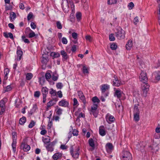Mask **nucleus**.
I'll return each instance as SVG.
<instances>
[{
  "instance_id": "nucleus-1",
  "label": "nucleus",
  "mask_w": 160,
  "mask_h": 160,
  "mask_svg": "<svg viewBox=\"0 0 160 160\" xmlns=\"http://www.w3.org/2000/svg\"><path fill=\"white\" fill-rule=\"evenodd\" d=\"M121 160H132V157L130 153L127 151H123L120 155Z\"/></svg>"
},
{
  "instance_id": "nucleus-2",
  "label": "nucleus",
  "mask_w": 160,
  "mask_h": 160,
  "mask_svg": "<svg viewBox=\"0 0 160 160\" xmlns=\"http://www.w3.org/2000/svg\"><path fill=\"white\" fill-rule=\"evenodd\" d=\"M139 104L135 105L134 106L133 109V119L136 122H138L140 119V111L138 108Z\"/></svg>"
},
{
  "instance_id": "nucleus-3",
  "label": "nucleus",
  "mask_w": 160,
  "mask_h": 160,
  "mask_svg": "<svg viewBox=\"0 0 160 160\" xmlns=\"http://www.w3.org/2000/svg\"><path fill=\"white\" fill-rule=\"evenodd\" d=\"M115 32L116 37L119 39H123L125 37L124 32L120 28H118Z\"/></svg>"
},
{
  "instance_id": "nucleus-4",
  "label": "nucleus",
  "mask_w": 160,
  "mask_h": 160,
  "mask_svg": "<svg viewBox=\"0 0 160 160\" xmlns=\"http://www.w3.org/2000/svg\"><path fill=\"white\" fill-rule=\"evenodd\" d=\"M12 139L13 142L12 143V146L13 151L14 152L16 151V140L17 139V133L15 132H13L12 133Z\"/></svg>"
},
{
  "instance_id": "nucleus-5",
  "label": "nucleus",
  "mask_w": 160,
  "mask_h": 160,
  "mask_svg": "<svg viewBox=\"0 0 160 160\" xmlns=\"http://www.w3.org/2000/svg\"><path fill=\"white\" fill-rule=\"evenodd\" d=\"M79 148H78L75 149H72L70 150V152L72 157L74 158L77 159L78 158L79 155Z\"/></svg>"
},
{
  "instance_id": "nucleus-6",
  "label": "nucleus",
  "mask_w": 160,
  "mask_h": 160,
  "mask_svg": "<svg viewBox=\"0 0 160 160\" xmlns=\"http://www.w3.org/2000/svg\"><path fill=\"white\" fill-rule=\"evenodd\" d=\"M114 89L115 91L114 96L115 97H117L119 99H120L122 97H124L125 94L120 89H117L115 88Z\"/></svg>"
},
{
  "instance_id": "nucleus-7",
  "label": "nucleus",
  "mask_w": 160,
  "mask_h": 160,
  "mask_svg": "<svg viewBox=\"0 0 160 160\" xmlns=\"http://www.w3.org/2000/svg\"><path fill=\"white\" fill-rule=\"evenodd\" d=\"M140 81L143 83L147 82L148 81V78L146 72L142 71L139 76Z\"/></svg>"
},
{
  "instance_id": "nucleus-8",
  "label": "nucleus",
  "mask_w": 160,
  "mask_h": 160,
  "mask_svg": "<svg viewBox=\"0 0 160 160\" xmlns=\"http://www.w3.org/2000/svg\"><path fill=\"white\" fill-rule=\"evenodd\" d=\"M106 119L107 122L109 123H111L113 122L115 120L114 117L109 113H108L106 115Z\"/></svg>"
},
{
  "instance_id": "nucleus-9",
  "label": "nucleus",
  "mask_w": 160,
  "mask_h": 160,
  "mask_svg": "<svg viewBox=\"0 0 160 160\" xmlns=\"http://www.w3.org/2000/svg\"><path fill=\"white\" fill-rule=\"evenodd\" d=\"M114 79L113 81V85L115 86L119 87L121 84V81L118 79L116 75L113 76Z\"/></svg>"
},
{
  "instance_id": "nucleus-10",
  "label": "nucleus",
  "mask_w": 160,
  "mask_h": 160,
  "mask_svg": "<svg viewBox=\"0 0 160 160\" xmlns=\"http://www.w3.org/2000/svg\"><path fill=\"white\" fill-rule=\"evenodd\" d=\"M58 105L63 107H68L69 105V102L65 99H62L59 102Z\"/></svg>"
},
{
  "instance_id": "nucleus-11",
  "label": "nucleus",
  "mask_w": 160,
  "mask_h": 160,
  "mask_svg": "<svg viewBox=\"0 0 160 160\" xmlns=\"http://www.w3.org/2000/svg\"><path fill=\"white\" fill-rule=\"evenodd\" d=\"M106 148L108 152L111 153L113 150V147L112 143H108L106 144Z\"/></svg>"
},
{
  "instance_id": "nucleus-12",
  "label": "nucleus",
  "mask_w": 160,
  "mask_h": 160,
  "mask_svg": "<svg viewBox=\"0 0 160 160\" xmlns=\"http://www.w3.org/2000/svg\"><path fill=\"white\" fill-rule=\"evenodd\" d=\"M78 95L80 99L82 101L84 104H85L86 102L85 96H84L82 92L81 91H78Z\"/></svg>"
},
{
  "instance_id": "nucleus-13",
  "label": "nucleus",
  "mask_w": 160,
  "mask_h": 160,
  "mask_svg": "<svg viewBox=\"0 0 160 160\" xmlns=\"http://www.w3.org/2000/svg\"><path fill=\"white\" fill-rule=\"evenodd\" d=\"M109 88V86L107 84H104L101 86V89L102 92H105Z\"/></svg>"
},
{
  "instance_id": "nucleus-14",
  "label": "nucleus",
  "mask_w": 160,
  "mask_h": 160,
  "mask_svg": "<svg viewBox=\"0 0 160 160\" xmlns=\"http://www.w3.org/2000/svg\"><path fill=\"white\" fill-rule=\"evenodd\" d=\"M62 155V154L61 153H56L53 155L52 158L54 160H57L61 157Z\"/></svg>"
},
{
  "instance_id": "nucleus-15",
  "label": "nucleus",
  "mask_w": 160,
  "mask_h": 160,
  "mask_svg": "<svg viewBox=\"0 0 160 160\" xmlns=\"http://www.w3.org/2000/svg\"><path fill=\"white\" fill-rule=\"evenodd\" d=\"M132 41L131 40H129L126 45V47L128 50H129L131 49L132 46Z\"/></svg>"
},
{
  "instance_id": "nucleus-16",
  "label": "nucleus",
  "mask_w": 160,
  "mask_h": 160,
  "mask_svg": "<svg viewBox=\"0 0 160 160\" xmlns=\"http://www.w3.org/2000/svg\"><path fill=\"white\" fill-rule=\"evenodd\" d=\"M61 54L63 57V59L65 60H67L68 58V56L64 50H62L60 52Z\"/></svg>"
},
{
  "instance_id": "nucleus-17",
  "label": "nucleus",
  "mask_w": 160,
  "mask_h": 160,
  "mask_svg": "<svg viewBox=\"0 0 160 160\" xmlns=\"http://www.w3.org/2000/svg\"><path fill=\"white\" fill-rule=\"evenodd\" d=\"M154 75L155 78V80L157 81L160 80V72L157 71L154 73Z\"/></svg>"
},
{
  "instance_id": "nucleus-18",
  "label": "nucleus",
  "mask_w": 160,
  "mask_h": 160,
  "mask_svg": "<svg viewBox=\"0 0 160 160\" xmlns=\"http://www.w3.org/2000/svg\"><path fill=\"white\" fill-rule=\"evenodd\" d=\"M99 132L100 135L102 136H104L106 134L105 131L104 129L103 126H100L99 128Z\"/></svg>"
},
{
  "instance_id": "nucleus-19",
  "label": "nucleus",
  "mask_w": 160,
  "mask_h": 160,
  "mask_svg": "<svg viewBox=\"0 0 160 160\" xmlns=\"http://www.w3.org/2000/svg\"><path fill=\"white\" fill-rule=\"evenodd\" d=\"M22 146L23 147V150L25 152H27L28 151L30 148V146L27 144H22Z\"/></svg>"
},
{
  "instance_id": "nucleus-20",
  "label": "nucleus",
  "mask_w": 160,
  "mask_h": 160,
  "mask_svg": "<svg viewBox=\"0 0 160 160\" xmlns=\"http://www.w3.org/2000/svg\"><path fill=\"white\" fill-rule=\"evenodd\" d=\"M50 55L53 58H58L60 56V54L58 52H52L50 53Z\"/></svg>"
},
{
  "instance_id": "nucleus-21",
  "label": "nucleus",
  "mask_w": 160,
  "mask_h": 160,
  "mask_svg": "<svg viewBox=\"0 0 160 160\" xmlns=\"http://www.w3.org/2000/svg\"><path fill=\"white\" fill-rule=\"evenodd\" d=\"M42 141L45 143H49L50 142V137L48 136L43 137Z\"/></svg>"
},
{
  "instance_id": "nucleus-22",
  "label": "nucleus",
  "mask_w": 160,
  "mask_h": 160,
  "mask_svg": "<svg viewBox=\"0 0 160 160\" xmlns=\"http://www.w3.org/2000/svg\"><path fill=\"white\" fill-rule=\"evenodd\" d=\"M17 59L18 60H20L21 59L22 54V50H19L17 51Z\"/></svg>"
},
{
  "instance_id": "nucleus-23",
  "label": "nucleus",
  "mask_w": 160,
  "mask_h": 160,
  "mask_svg": "<svg viewBox=\"0 0 160 160\" xmlns=\"http://www.w3.org/2000/svg\"><path fill=\"white\" fill-rule=\"evenodd\" d=\"M149 86L147 83H144L142 85V90H149Z\"/></svg>"
},
{
  "instance_id": "nucleus-24",
  "label": "nucleus",
  "mask_w": 160,
  "mask_h": 160,
  "mask_svg": "<svg viewBox=\"0 0 160 160\" xmlns=\"http://www.w3.org/2000/svg\"><path fill=\"white\" fill-rule=\"evenodd\" d=\"M80 109H79L78 110V111L76 112H75V115L76 116H78V117L80 118H83L84 117L85 115L84 114L82 113V112L80 113L78 115V113L80 111Z\"/></svg>"
},
{
  "instance_id": "nucleus-25",
  "label": "nucleus",
  "mask_w": 160,
  "mask_h": 160,
  "mask_svg": "<svg viewBox=\"0 0 160 160\" xmlns=\"http://www.w3.org/2000/svg\"><path fill=\"white\" fill-rule=\"evenodd\" d=\"M48 88L46 87H43L42 88V92L43 95H45L47 96L48 93Z\"/></svg>"
},
{
  "instance_id": "nucleus-26",
  "label": "nucleus",
  "mask_w": 160,
  "mask_h": 160,
  "mask_svg": "<svg viewBox=\"0 0 160 160\" xmlns=\"http://www.w3.org/2000/svg\"><path fill=\"white\" fill-rule=\"evenodd\" d=\"M88 142L89 145L92 148V149L93 150L95 148V144L92 138L89 139Z\"/></svg>"
},
{
  "instance_id": "nucleus-27",
  "label": "nucleus",
  "mask_w": 160,
  "mask_h": 160,
  "mask_svg": "<svg viewBox=\"0 0 160 160\" xmlns=\"http://www.w3.org/2000/svg\"><path fill=\"white\" fill-rule=\"evenodd\" d=\"M9 72V70L8 68H6L4 69V74L5 76L4 77V79L7 80L8 78V75Z\"/></svg>"
},
{
  "instance_id": "nucleus-28",
  "label": "nucleus",
  "mask_w": 160,
  "mask_h": 160,
  "mask_svg": "<svg viewBox=\"0 0 160 160\" xmlns=\"http://www.w3.org/2000/svg\"><path fill=\"white\" fill-rule=\"evenodd\" d=\"M26 118L25 117H23L21 118H20L19 121V123L21 125H23L26 122Z\"/></svg>"
},
{
  "instance_id": "nucleus-29",
  "label": "nucleus",
  "mask_w": 160,
  "mask_h": 160,
  "mask_svg": "<svg viewBox=\"0 0 160 160\" xmlns=\"http://www.w3.org/2000/svg\"><path fill=\"white\" fill-rule=\"evenodd\" d=\"M62 8L65 12L66 13L68 12L69 11V6L68 4H67L65 6H63Z\"/></svg>"
},
{
  "instance_id": "nucleus-30",
  "label": "nucleus",
  "mask_w": 160,
  "mask_h": 160,
  "mask_svg": "<svg viewBox=\"0 0 160 160\" xmlns=\"http://www.w3.org/2000/svg\"><path fill=\"white\" fill-rule=\"evenodd\" d=\"M56 113L58 115H60L62 114V110L60 108H59L58 107L56 108L55 110Z\"/></svg>"
},
{
  "instance_id": "nucleus-31",
  "label": "nucleus",
  "mask_w": 160,
  "mask_h": 160,
  "mask_svg": "<svg viewBox=\"0 0 160 160\" xmlns=\"http://www.w3.org/2000/svg\"><path fill=\"white\" fill-rule=\"evenodd\" d=\"M33 75L31 73H28L26 74V79L27 80H29L32 78Z\"/></svg>"
},
{
  "instance_id": "nucleus-32",
  "label": "nucleus",
  "mask_w": 160,
  "mask_h": 160,
  "mask_svg": "<svg viewBox=\"0 0 160 160\" xmlns=\"http://www.w3.org/2000/svg\"><path fill=\"white\" fill-rule=\"evenodd\" d=\"M16 18V15L14 12H12L10 14V20H13Z\"/></svg>"
},
{
  "instance_id": "nucleus-33",
  "label": "nucleus",
  "mask_w": 160,
  "mask_h": 160,
  "mask_svg": "<svg viewBox=\"0 0 160 160\" xmlns=\"http://www.w3.org/2000/svg\"><path fill=\"white\" fill-rule=\"evenodd\" d=\"M49 93L52 96H55L56 95V91L53 88L50 89Z\"/></svg>"
},
{
  "instance_id": "nucleus-34",
  "label": "nucleus",
  "mask_w": 160,
  "mask_h": 160,
  "mask_svg": "<svg viewBox=\"0 0 160 160\" xmlns=\"http://www.w3.org/2000/svg\"><path fill=\"white\" fill-rule=\"evenodd\" d=\"M117 48V46L116 43L113 42L110 45V48L112 50H115Z\"/></svg>"
},
{
  "instance_id": "nucleus-35",
  "label": "nucleus",
  "mask_w": 160,
  "mask_h": 160,
  "mask_svg": "<svg viewBox=\"0 0 160 160\" xmlns=\"http://www.w3.org/2000/svg\"><path fill=\"white\" fill-rule=\"evenodd\" d=\"M12 88V87L11 86V85H8L6 87L5 89L4 90V92H5L11 91Z\"/></svg>"
},
{
  "instance_id": "nucleus-36",
  "label": "nucleus",
  "mask_w": 160,
  "mask_h": 160,
  "mask_svg": "<svg viewBox=\"0 0 160 160\" xmlns=\"http://www.w3.org/2000/svg\"><path fill=\"white\" fill-rule=\"evenodd\" d=\"M82 71L83 73L84 74L88 73H89L88 69L85 65H83V66Z\"/></svg>"
},
{
  "instance_id": "nucleus-37",
  "label": "nucleus",
  "mask_w": 160,
  "mask_h": 160,
  "mask_svg": "<svg viewBox=\"0 0 160 160\" xmlns=\"http://www.w3.org/2000/svg\"><path fill=\"white\" fill-rule=\"evenodd\" d=\"M81 12H77L76 14V17L78 21H79L81 18Z\"/></svg>"
},
{
  "instance_id": "nucleus-38",
  "label": "nucleus",
  "mask_w": 160,
  "mask_h": 160,
  "mask_svg": "<svg viewBox=\"0 0 160 160\" xmlns=\"http://www.w3.org/2000/svg\"><path fill=\"white\" fill-rule=\"evenodd\" d=\"M22 41L25 43H30V41L28 39L25 38V37L24 36H22Z\"/></svg>"
},
{
  "instance_id": "nucleus-39",
  "label": "nucleus",
  "mask_w": 160,
  "mask_h": 160,
  "mask_svg": "<svg viewBox=\"0 0 160 160\" xmlns=\"http://www.w3.org/2000/svg\"><path fill=\"white\" fill-rule=\"evenodd\" d=\"M92 100L94 102L99 103L100 102V100L96 96H95L92 98Z\"/></svg>"
},
{
  "instance_id": "nucleus-40",
  "label": "nucleus",
  "mask_w": 160,
  "mask_h": 160,
  "mask_svg": "<svg viewBox=\"0 0 160 160\" xmlns=\"http://www.w3.org/2000/svg\"><path fill=\"white\" fill-rule=\"evenodd\" d=\"M28 35V37L29 38H32L33 37H34L36 36V34H35V33L32 31H31V32H30V33H29Z\"/></svg>"
},
{
  "instance_id": "nucleus-41",
  "label": "nucleus",
  "mask_w": 160,
  "mask_h": 160,
  "mask_svg": "<svg viewBox=\"0 0 160 160\" xmlns=\"http://www.w3.org/2000/svg\"><path fill=\"white\" fill-rule=\"evenodd\" d=\"M134 4L132 2H130L128 5V7L129 9L131 10L134 7Z\"/></svg>"
},
{
  "instance_id": "nucleus-42",
  "label": "nucleus",
  "mask_w": 160,
  "mask_h": 160,
  "mask_svg": "<svg viewBox=\"0 0 160 160\" xmlns=\"http://www.w3.org/2000/svg\"><path fill=\"white\" fill-rule=\"evenodd\" d=\"M97 108L98 106L97 105L95 104H93L91 107V112L97 110Z\"/></svg>"
},
{
  "instance_id": "nucleus-43",
  "label": "nucleus",
  "mask_w": 160,
  "mask_h": 160,
  "mask_svg": "<svg viewBox=\"0 0 160 160\" xmlns=\"http://www.w3.org/2000/svg\"><path fill=\"white\" fill-rule=\"evenodd\" d=\"M55 104V103L53 102V101L51 100L47 103V106L49 108Z\"/></svg>"
},
{
  "instance_id": "nucleus-44",
  "label": "nucleus",
  "mask_w": 160,
  "mask_h": 160,
  "mask_svg": "<svg viewBox=\"0 0 160 160\" xmlns=\"http://www.w3.org/2000/svg\"><path fill=\"white\" fill-rule=\"evenodd\" d=\"M57 27L58 28L61 29L62 28V25L60 21H57L56 22Z\"/></svg>"
},
{
  "instance_id": "nucleus-45",
  "label": "nucleus",
  "mask_w": 160,
  "mask_h": 160,
  "mask_svg": "<svg viewBox=\"0 0 160 160\" xmlns=\"http://www.w3.org/2000/svg\"><path fill=\"white\" fill-rule=\"evenodd\" d=\"M35 122L34 121L32 120L30 122V124L28 126V127L29 128H32L35 125Z\"/></svg>"
},
{
  "instance_id": "nucleus-46",
  "label": "nucleus",
  "mask_w": 160,
  "mask_h": 160,
  "mask_svg": "<svg viewBox=\"0 0 160 160\" xmlns=\"http://www.w3.org/2000/svg\"><path fill=\"white\" fill-rule=\"evenodd\" d=\"M109 39L110 41H113L115 40V38L113 34H111L109 35Z\"/></svg>"
},
{
  "instance_id": "nucleus-47",
  "label": "nucleus",
  "mask_w": 160,
  "mask_h": 160,
  "mask_svg": "<svg viewBox=\"0 0 160 160\" xmlns=\"http://www.w3.org/2000/svg\"><path fill=\"white\" fill-rule=\"evenodd\" d=\"M40 95V92L39 91H37L34 92V97L35 98H39Z\"/></svg>"
},
{
  "instance_id": "nucleus-48",
  "label": "nucleus",
  "mask_w": 160,
  "mask_h": 160,
  "mask_svg": "<svg viewBox=\"0 0 160 160\" xmlns=\"http://www.w3.org/2000/svg\"><path fill=\"white\" fill-rule=\"evenodd\" d=\"M117 2V0H108V4H112L116 3Z\"/></svg>"
},
{
  "instance_id": "nucleus-49",
  "label": "nucleus",
  "mask_w": 160,
  "mask_h": 160,
  "mask_svg": "<svg viewBox=\"0 0 160 160\" xmlns=\"http://www.w3.org/2000/svg\"><path fill=\"white\" fill-rule=\"evenodd\" d=\"M148 90H142V94L144 97H146L147 96L148 92Z\"/></svg>"
},
{
  "instance_id": "nucleus-50",
  "label": "nucleus",
  "mask_w": 160,
  "mask_h": 160,
  "mask_svg": "<svg viewBox=\"0 0 160 160\" xmlns=\"http://www.w3.org/2000/svg\"><path fill=\"white\" fill-rule=\"evenodd\" d=\"M51 77V75L50 73L47 72L45 74V78L47 80L50 79Z\"/></svg>"
},
{
  "instance_id": "nucleus-51",
  "label": "nucleus",
  "mask_w": 160,
  "mask_h": 160,
  "mask_svg": "<svg viewBox=\"0 0 160 160\" xmlns=\"http://www.w3.org/2000/svg\"><path fill=\"white\" fill-rule=\"evenodd\" d=\"M33 15L32 12H30L27 16V19L28 21H29L32 17Z\"/></svg>"
},
{
  "instance_id": "nucleus-52",
  "label": "nucleus",
  "mask_w": 160,
  "mask_h": 160,
  "mask_svg": "<svg viewBox=\"0 0 160 160\" xmlns=\"http://www.w3.org/2000/svg\"><path fill=\"white\" fill-rule=\"evenodd\" d=\"M139 22V18L138 17H136L134 18V20H133L134 23L136 25V24H137Z\"/></svg>"
},
{
  "instance_id": "nucleus-53",
  "label": "nucleus",
  "mask_w": 160,
  "mask_h": 160,
  "mask_svg": "<svg viewBox=\"0 0 160 160\" xmlns=\"http://www.w3.org/2000/svg\"><path fill=\"white\" fill-rule=\"evenodd\" d=\"M0 107H5L4 101L3 99L2 100L0 101Z\"/></svg>"
},
{
  "instance_id": "nucleus-54",
  "label": "nucleus",
  "mask_w": 160,
  "mask_h": 160,
  "mask_svg": "<svg viewBox=\"0 0 160 160\" xmlns=\"http://www.w3.org/2000/svg\"><path fill=\"white\" fill-rule=\"evenodd\" d=\"M73 105L77 106L78 105V102L77 99L76 98H74L73 99Z\"/></svg>"
},
{
  "instance_id": "nucleus-55",
  "label": "nucleus",
  "mask_w": 160,
  "mask_h": 160,
  "mask_svg": "<svg viewBox=\"0 0 160 160\" xmlns=\"http://www.w3.org/2000/svg\"><path fill=\"white\" fill-rule=\"evenodd\" d=\"M91 113H92L93 115L94 116V117L95 118L97 117L98 115V112L97 110L94 111H92L90 112Z\"/></svg>"
},
{
  "instance_id": "nucleus-56",
  "label": "nucleus",
  "mask_w": 160,
  "mask_h": 160,
  "mask_svg": "<svg viewBox=\"0 0 160 160\" xmlns=\"http://www.w3.org/2000/svg\"><path fill=\"white\" fill-rule=\"evenodd\" d=\"M62 42L63 44H66L68 43V40L66 38L63 37L62 39Z\"/></svg>"
},
{
  "instance_id": "nucleus-57",
  "label": "nucleus",
  "mask_w": 160,
  "mask_h": 160,
  "mask_svg": "<svg viewBox=\"0 0 160 160\" xmlns=\"http://www.w3.org/2000/svg\"><path fill=\"white\" fill-rule=\"evenodd\" d=\"M85 38L87 40L90 42L92 41V38L90 35H87L85 37Z\"/></svg>"
},
{
  "instance_id": "nucleus-58",
  "label": "nucleus",
  "mask_w": 160,
  "mask_h": 160,
  "mask_svg": "<svg viewBox=\"0 0 160 160\" xmlns=\"http://www.w3.org/2000/svg\"><path fill=\"white\" fill-rule=\"evenodd\" d=\"M32 31V30H31L29 28L27 27L25 29V33L28 35L29 33H30V32H31Z\"/></svg>"
},
{
  "instance_id": "nucleus-59",
  "label": "nucleus",
  "mask_w": 160,
  "mask_h": 160,
  "mask_svg": "<svg viewBox=\"0 0 160 160\" xmlns=\"http://www.w3.org/2000/svg\"><path fill=\"white\" fill-rule=\"evenodd\" d=\"M62 86V84L61 82L58 83L56 85L57 88L58 89H61Z\"/></svg>"
},
{
  "instance_id": "nucleus-60",
  "label": "nucleus",
  "mask_w": 160,
  "mask_h": 160,
  "mask_svg": "<svg viewBox=\"0 0 160 160\" xmlns=\"http://www.w3.org/2000/svg\"><path fill=\"white\" fill-rule=\"evenodd\" d=\"M60 148L62 150H65L66 149L68 148V147L64 144H62Z\"/></svg>"
},
{
  "instance_id": "nucleus-61",
  "label": "nucleus",
  "mask_w": 160,
  "mask_h": 160,
  "mask_svg": "<svg viewBox=\"0 0 160 160\" xmlns=\"http://www.w3.org/2000/svg\"><path fill=\"white\" fill-rule=\"evenodd\" d=\"M71 5V8L72 12H74L75 11L74 5L73 2H71V3L70 4Z\"/></svg>"
},
{
  "instance_id": "nucleus-62",
  "label": "nucleus",
  "mask_w": 160,
  "mask_h": 160,
  "mask_svg": "<svg viewBox=\"0 0 160 160\" xmlns=\"http://www.w3.org/2000/svg\"><path fill=\"white\" fill-rule=\"evenodd\" d=\"M1 110L0 111V115H2L3 114V113L5 112V107L0 108Z\"/></svg>"
},
{
  "instance_id": "nucleus-63",
  "label": "nucleus",
  "mask_w": 160,
  "mask_h": 160,
  "mask_svg": "<svg viewBox=\"0 0 160 160\" xmlns=\"http://www.w3.org/2000/svg\"><path fill=\"white\" fill-rule=\"evenodd\" d=\"M30 26L31 28L33 29H35L36 28V26L35 24L33 22H31Z\"/></svg>"
},
{
  "instance_id": "nucleus-64",
  "label": "nucleus",
  "mask_w": 160,
  "mask_h": 160,
  "mask_svg": "<svg viewBox=\"0 0 160 160\" xmlns=\"http://www.w3.org/2000/svg\"><path fill=\"white\" fill-rule=\"evenodd\" d=\"M72 134L74 136H77L78 134V131L76 129H74L73 131Z\"/></svg>"
}]
</instances>
